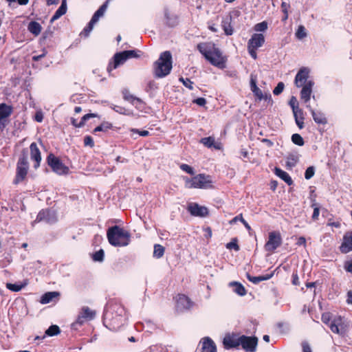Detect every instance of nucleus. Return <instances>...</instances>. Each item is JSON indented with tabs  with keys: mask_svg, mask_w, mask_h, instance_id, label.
<instances>
[{
	"mask_svg": "<svg viewBox=\"0 0 352 352\" xmlns=\"http://www.w3.org/2000/svg\"><path fill=\"white\" fill-rule=\"evenodd\" d=\"M292 141L298 146H303L305 144L303 138L298 133H294L292 135Z\"/></svg>",
	"mask_w": 352,
	"mask_h": 352,
	"instance_id": "44",
	"label": "nucleus"
},
{
	"mask_svg": "<svg viewBox=\"0 0 352 352\" xmlns=\"http://www.w3.org/2000/svg\"><path fill=\"white\" fill-rule=\"evenodd\" d=\"M179 81H181L182 82L184 86H185L188 89H189L190 90H193L194 82L192 81H191V80L190 78H184L183 77H181L179 78Z\"/></svg>",
	"mask_w": 352,
	"mask_h": 352,
	"instance_id": "48",
	"label": "nucleus"
},
{
	"mask_svg": "<svg viewBox=\"0 0 352 352\" xmlns=\"http://www.w3.org/2000/svg\"><path fill=\"white\" fill-rule=\"evenodd\" d=\"M311 207L314 209L311 219L314 221H317L318 219L319 214H320V206H319L318 204H317L316 202L315 199L313 200Z\"/></svg>",
	"mask_w": 352,
	"mask_h": 352,
	"instance_id": "42",
	"label": "nucleus"
},
{
	"mask_svg": "<svg viewBox=\"0 0 352 352\" xmlns=\"http://www.w3.org/2000/svg\"><path fill=\"white\" fill-rule=\"evenodd\" d=\"M315 173V169L314 166H309L308 167L305 173V178L306 179H310Z\"/></svg>",
	"mask_w": 352,
	"mask_h": 352,
	"instance_id": "53",
	"label": "nucleus"
},
{
	"mask_svg": "<svg viewBox=\"0 0 352 352\" xmlns=\"http://www.w3.org/2000/svg\"><path fill=\"white\" fill-rule=\"evenodd\" d=\"M280 8L283 14H288V10L290 8V5L286 2H282Z\"/></svg>",
	"mask_w": 352,
	"mask_h": 352,
	"instance_id": "62",
	"label": "nucleus"
},
{
	"mask_svg": "<svg viewBox=\"0 0 352 352\" xmlns=\"http://www.w3.org/2000/svg\"><path fill=\"white\" fill-rule=\"evenodd\" d=\"M28 168L29 164L28 161V151L26 148H24L21 151V155L19 157L16 164V176L14 179V184H18L25 179Z\"/></svg>",
	"mask_w": 352,
	"mask_h": 352,
	"instance_id": "6",
	"label": "nucleus"
},
{
	"mask_svg": "<svg viewBox=\"0 0 352 352\" xmlns=\"http://www.w3.org/2000/svg\"><path fill=\"white\" fill-rule=\"evenodd\" d=\"M284 87H285L284 83L283 82H279L277 84L276 87L273 90V94L275 96H278V95L280 94L283 92Z\"/></svg>",
	"mask_w": 352,
	"mask_h": 352,
	"instance_id": "50",
	"label": "nucleus"
},
{
	"mask_svg": "<svg viewBox=\"0 0 352 352\" xmlns=\"http://www.w3.org/2000/svg\"><path fill=\"white\" fill-rule=\"evenodd\" d=\"M131 131L139 134L140 136L146 137L149 135V132L146 130L140 131L138 129H132Z\"/></svg>",
	"mask_w": 352,
	"mask_h": 352,
	"instance_id": "60",
	"label": "nucleus"
},
{
	"mask_svg": "<svg viewBox=\"0 0 352 352\" xmlns=\"http://www.w3.org/2000/svg\"><path fill=\"white\" fill-rule=\"evenodd\" d=\"M51 217V212L50 210H42L36 216V221L50 222Z\"/></svg>",
	"mask_w": 352,
	"mask_h": 352,
	"instance_id": "35",
	"label": "nucleus"
},
{
	"mask_svg": "<svg viewBox=\"0 0 352 352\" xmlns=\"http://www.w3.org/2000/svg\"><path fill=\"white\" fill-rule=\"evenodd\" d=\"M188 212L194 217H206L208 215V209L197 203H190L187 206Z\"/></svg>",
	"mask_w": 352,
	"mask_h": 352,
	"instance_id": "14",
	"label": "nucleus"
},
{
	"mask_svg": "<svg viewBox=\"0 0 352 352\" xmlns=\"http://www.w3.org/2000/svg\"><path fill=\"white\" fill-rule=\"evenodd\" d=\"M267 29V23L266 21H262L261 23H256L254 30L256 32H264Z\"/></svg>",
	"mask_w": 352,
	"mask_h": 352,
	"instance_id": "49",
	"label": "nucleus"
},
{
	"mask_svg": "<svg viewBox=\"0 0 352 352\" xmlns=\"http://www.w3.org/2000/svg\"><path fill=\"white\" fill-rule=\"evenodd\" d=\"M275 174L283 179L288 186L293 184L294 182L290 175L285 171L279 168H275Z\"/></svg>",
	"mask_w": 352,
	"mask_h": 352,
	"instance_id": "29",
	"label": "nucleus"
},
{
	"mask_svg": "<svg viewBox=\"0 0 352 352\" xmlns=\"http://www.w3.org/2000/svg\"><path fill=\"white\" fill-rule=\"evenodd\" d=\"M282 244V236L278 231L269 232L268 240L264 245L265 251L274 252Z\"/></svg>",
	"mask_w": 352,
	"mask_h": 352,
	"instance_id": "10",
	"label": "nucleus"
},
{
	"mask_svg": "<svg viewBox=\"0 0 352 352\" xmlns=\"http://www.w3.org/2000/svg\"><path fill=\"white\" fill-rule=\"evenodd\" d=\"M165 252L164 246L160 244H155L154 245L153 256L160 258L163 256Z\"/></svg>",
	"mask_w": 352,
	"mask_h": 352,
	"instance_id": "39",
	"label": "nucleus"
},
{
	"mask_svg": "<svg viewBox=\"0 0 352 352\" xmlns=\"http://www.w3.org/2000/svg\"><path fill=\"white\" fill-rule=\"evenodd\" d=\"M122 95L123 98L125 100L130 102L131 103H133L135 100L140 101V100L138 98L131 94L129 91L127 89H124L122 91Z\"/></svg>",
	"mask_w": 352,
	"mask_h": 352,
	"instance_id": "43",
	"label": "nucleus"
},
{
	"mask_svg": "<svg viewBox=\"0 0 352 352\" xmlns=\"http://www.w3.org/2000/svg\"><path fill=\"white\" fill-rule=\"evenodd\" d=\"M332 332L344 335L346 331V324L341 316L335 317L329 324Z\"/></svg>",
	"mask_w": 352,
	"mask_h": 352,
	"instance_id": "13",
	"label": "nucleus"
},
{
	"mask_svg": "<svg viewBox=\"0 0 352 352\" xmlns=\"http://www.w3.org/2000/svg\"><path fill=\"white\" fill-rule=\"evenodd\" d=\"M229 287L232 288L233 292L238 294L239 296H243L247 293V291L244 286L239 282H230L229 283Z\"/></svg>",
	"mask_w": 352,
	"mask_h": 352,
	"instance_id": "27",
	"label": "nucleus"
},
{
	"mask_svg": "<svg viewBox=\"0 0 352 352\" xmlns=\"http://www.w3.org/2000/svg\"><path fill=\"white\" fill-rule=\"evenodd\" d=\"M67 12V6L65 0H63L60 6L55 12L54 14L51 18L50 22L53 23L54 21L59 19L61 16L64 15Z\"/></svg>",
	"mask_w": 352,
	"mask_h": 352,
	"instance_id": "33",
	"label": "nucleus"
},
{
	"mask_svg": "<svg viewBox=\"0 0 352 352\" xmlns=\"http://www.w3.org/2000/svg\"><path fill=\"white\" fill-rule=\"evenodd\" d=\"M47 163L52 170L58 175H65L69 172V168L53 153H50L47 157Z\"/></svg>",
	"mask_w": 352,
	"mask_h": 352,
	"instance_id": "9",
	"label": "nucleus"
},
{
	"mask_svg": "<svg viewBox=\"0 0 352 352\" xmlns=\"http://www.w3.org/2000/svg\"><path fill=\"white\" fill-rule=\"evenodd\" d=\"M200 344H201V352H217L216 344L210 338H204Z\"/></svg>",
	"mask_w": 352,
	"mask_h": 352,
	"instance_id": "21",
	"label": "nucleus"
},
{
	"mask_svg": "<svg viewBox=\"0 0 352 352\" xmlns=\"http://www.w3.org/2000/svg\"><path fill=\"white\" fill-rule=\"evenodd\" d=\"M186 186L190 188H208L212 187L210 175L199 174L190 179L187 178Z\"/></svg>",
	"mask_w": 352,
	"mask_h": 352,
	"instance_id": "7",
	"label": "nucleus"
},
{
	"mask_svg": "<svg viewBox=\"0 0 352 352\" xmlns=\"http://www.w3.org/2000/svg\"><path fill=\"white\" fill-rule=\"evenodd\" d=\"M84 145L85 146H89L91 148L94 146V142L91 136L86 135L84 138Z\"/></svg>",
	"mask_w": 352,
	"mask_h": 352,
	"instance_id": "54",
	"label": "nucleus"
},
{
	"mask_svg": "<svg viewBox=\"0 0 352 352\" xmlns=\"http://www.w3.org/2000/svg\"><path fill=\"white\" fill-rule=\"evenodd\" d=\"M296 36L298 39H302L307 36L306 30L303 25H300L296 32Z\"/></svg>",
	"mask_w": 352,
	"mask_h": 352,
	"instance_id": "47",
	"label": "nucleus"
},
{
	"mask_svg": "<svg viewBox=\"0 0 352 352\" xmlns=\"http://www.w3.org/2000/svg\"><path fill=\"white\" fill-rule=\"evenodd\" d=\"M113 124L109 122H102L99 126H96L93 133H96V132L102 131L107 132L108 130L112 129Z\"/></svg>",
	"mask_w": 352,
	"mask_h": 352,
	"instance_id": "37",
	"label": "nucleus"
},
{
	"mask_svg": "<svg viewBox=\"0 0 352 352\" xmlns=\"http://www.w3.org/2000/svg\"><path fill=\"white\" fill-rule=\"evenodd\" d=\"M128 58L124 55V52H118L114 54L113 61H110L108 64L107 70L111 73L113 69H116L119 65L123 64Z\"/></svg>",
	"mask_w": 352,
	"mask_h": 352,
	"instance_id": "15",
	"label": "nucleus"
},
{
	"mask_svg": "<svg viewBox=\"0 0 352 352\" xmlns=\"http://www.w3.org/2000/svg\"><path fill=\"white\" fill-rule=\"evenodd\" d=\"M311 115L316 123L323 125L327 123V119L323 113L312 110Z\"/></svg>",
	"mask_w": 352,
	"mask_h": 352,
	"instance_id": "32",
	"label": "nucleus"
},
{
	"mask_svg": "<svg viewBox=\"0 0 352 352\" xmlns=\"http://www.w3.org/2000/svg\"><path fill=\"white\" fill-rule=\"evenodd\" d=\"M302 352H312L309 344L307 342L302 343Z\"/></svg>",
	"mask_w": 352,
	"mask_h": 352,
	"instance_id": "63",
	"label": "nucleus"
},
{
	"mask_svg": "<svg viewBox=\"0 0 352 352\" xmlns=\"http://www.w3.org/2000/svg\"><path fill=\"white\" fill-rule=\"evenodd\" d=\"M223 343L226 349L237 348L240 346L239 337L227 336L224 338Z\"/></svg>",
	"mask_w": 352,
	"mask_h": 352,
	"instance_id": "22",
	"label": "nucleus"
},
{
	"mask_svg": "<svg viewBox=\"0 0 352 352\" xmlns=\"http://www.w3.org/2000/svg\"><path fill=\"white\" fill-rule=\"evenodd\" d=\"M28 29L32 34L38 36L40 34L42 28L39 23L36 21H31L28 24Z\"/></svg>",
	"mask_w": 352,
	"mask_h": 352,
	"instance_id": "34",
	"label": "nucleus"
},
{
	"mask_svg": "<svg viewBox=\"0 0 352 352\" xmlns=\"http://www.w3.org/2000/svg\"><path fill=\"white\" fill-rule=\"evenodd\" d=\"M200 142L207 148H214L217 150L221 148V144L216 142L214 138L211 136L201 138Z\"/></svg>",
	"mask_w": 352,
	"mask_h": 352,
	"instance_id": "23",
	"label": "nucleus"
},
{
	"mask_svg": "<svg viewBox=\"0 0 352 352\" xmlns=\"http://www.w3.org/2000/svg\"><path fill=\"white\" fill-rule=\"evenodd\" d=\"M310 69L307 67H301L297 72L294 84L297 87H302L300 91V98L304 102H307L311 98L312 87L314 82L309 79Z\"/></svg>",
	"mask_w": 352,
	"mask_h": 352,
	"instance_id": "2",
	"label": "nucleus"
},
{
	"mask_svg": "<svg viewBox=\"0 0 352 352\" xmlns=\"http://www.w3.org/2000/svg\"><path fill=\"white\" fill-rule=\"evenodd\" d=\"M107 237L109 243L114 247H125L131 243V233L119 226L108 228Z\"/></svg>",
	"mask_w": 352,
	"mask_h": 352,
	"instance_id": "3",
	"label": "nucleus"
},
{
	"mask_svg": "<svg viewBox=\"0 0 352 352\" xmlns=\"http://www.w3.org/2000/svg\"><path fill=\"white\" fill-rule=\"evenodd\" d=\"M344 269L346 272L352 273V261H347L344 263Z\"/></svg>",
	"mask_w": 352,
	"mask_h": 352,
	"instance_id": "64",
	"label": "nucleus"
},
{
	"mask_svg": "<svg viewBox=\"0 0 352 352\" xmlns=\"http://www.w3.org/2000/svg\"><path fill=\"white\" fill-rule=\"evenodd\" d=\"M242 221V223L244 225V226L245 227V228L248 230H251V227L248 224V223L243 219V214L241 213L239 214V215L234 217L232 220H230V224H233V223H235L236 221Z\"/></svg>",
	"mask_w": 352,
	"mask_h": 352,
	"instance_id": "41",
	"label": "nucleus"
},
{
	"mask_svg": "<svg viewBox=\"0 0 352 352\" xmlns=\"http://www.w3.org/2000/svg\"><path fill=\"white\" fill-rule=\"evenodd\" d=\"M340 250L343 254L352 251V231L346 232L343 236V241L340 246Z\"/></svg>",
	"mask_w": 352,
	"mask_h": 352,
	"instance_id": "17",
	"label": "nucleus"
},
{
	"mask_svg": "<svg viewBox=\"0 0 352 352\" xmlns=\"http://www.w3.org/2000/svg\"><path fill=\"white\" fill-rule=\"evenodd\" d=\"M13 112V107L5 103H1V129L6 126V119Z\"/></svg>",
	"mask_w": 352,
	"mask_h": 352,
	"instance_id": "24",
	"label": "nucleus"
},
{
	"mask_svg": "<svg viewBox=\"0 0 352 352\" xmlns=\"http://www.w3.org/2000/svg\"><path fill=\"white\" fill-rule=\"evenodd\" d=\"M240 346L248 352H254L258 344V338L255 336H239Z\"/></svg>",
	"mask_w": 352,
	"mask_h": 352,
	"instance_id": "12",
	"label": "nucleus"
},
{
	"mask_svg": "<svg viewBox=\"0 0 352 352\" xmlns=\"http://www.w3.org/2000/svg\"><path fill=\"white\" fill-rule=\"evenodd\" d=\"M107 306H109V307H113V306L121 307L122 305L121 304V302H120V299H118V298H113V299L110 300L107 302Z\"/></svg>",
	"mask_w": 352,
	"mask_h": 352,
	"instance_id": "58",
	"label": "nucleus"
},
{
	"mask_svg": "<svg viewBox=\"0 0 352 352\" xmlns=\"http://www.w3.org/2000/svg\"><path fill=\"white\" fill-rule=\"evenodd\" d=\"M250 87L251 90L253 92L254 95L259 100H261L263 99H267V96H264L262 91L259 89L256 85V81L254 78H251L250 80Z\"/></svg>",
	"mask_w": 352,
	"mask_h": 352,
	"instance_id": "28",
	"label": "nucleus"
},
{
	"mask_svg": "<svg viewBox=\"0 0 352 352\" xmlns=\"http://www.w3.org/2000/svg\"><path fill=\"white\" fill-rule=\"evenodd\" d=\"M60 294L58 292H48L45 293L41 298V304H47L50 302H56L59 300Z\"/></svg>",
	"mask_w": 352,
	"mask_h": 352,
	"instance_id": "20",
	"label": "nucleus"
},
{
	"mask_svg": "<svg viewBox=\"0 0 352 352\" xmlns=\"http://www.w3.org/2000/svg\"><path fill=\"white\" fill-rule=\"evenodd\" d=\"M95 24L96 23L94 21L90 20L88 24L84 28L82 31L80 32V35L84 37H87L89 35V33L93 30Z\"/></svg>",
	"mask_w": 352,
	"mask_h": 352,
	"instance_id": "40",
	"label": "nucleus"
},
{
	"mask_svg": "<svg viewBox=\"0 0 352 352\" xmlns=\"http://www.w3.org/2000/svg\"><path fill=\"white\" fill-rule=\"evenodd\" d=\"M289 104L292 109V111H294L300 109L298 107V103L297 102V100H296V97H294V96H292L291 98Z\"/></svg>",
	"mask_w": 352,
	"mask_h": 352,
	"instance_id": "55",
	"label": "nucleus"
},
{
	"mask_svg": "<svg viewBox=\"0 0 352 352\" xmlns=\"http://www.w3.org/2000/svg\"><path fill=\"white\" fill-rule=\"evenodd\" d=\"M96 316V312L94 309H82L78 314L76 320L72 324V328L78 329V326L92 320Z\"/></svg>",
	"mask_w": 352,
	"mask_h": 352,
	"instance_id": "11",
	"label": "nucleus"
},
{
	"mask_svg": "<svg viewBox=\"0 0 352 352\" xmlns=\"http://www.w3.org/2000/svg\"><path fill=\"white\" fill-rule=\"evenodd\" d=\"M172 54L170 51L160 54L159 58L153 64L154 75L157 78L168 76L173 68Z\"/></svg>",
	"mask_w": 352,
	"mask_h": 352,
	"instance_id": "5",
	"label": "nucleus"
},
{
	"mask_svg": "<svg viewBox=\"0 0 352 352\" xmlns=\"http://www.w3.org/2000/svg\"><path fill=\"white\" fill-rule=\"evenodd\" d=\"M322 321L327 324H330V323L332 321V316L331 314L329 312L324 313L322 315Z\"/></svg>",
	"mask_w": 352,
	"mask_h": 352,
	"instance_id": "52",
	"label": "nucleus"
},
{
	"mask_svg": "<svg viewBox=\"0 0 352 352\" xmlns=\"http://www.w3.org/2000/svg\"><path fill=\"white\" fill-rule=\"evenodd\" d=\"M297 162H298V158L296 156L292 155L287 158L286 164H287V166L293 167V166H296Z\"/></svg>",
	"mask_w": 352,
	"mask_h": 352,
	"instance_id": "57",
	"label": "nucleus"
},
{
	"mask_svg": "<svg viewBox=\"0 0 352 352\" xmlns=\"http://www.w3.org/2000/svg\"><path fill=\"white\" fill-rule=\"evenodd\" d=\"M6 287L12 292H19L22 289V285L12 283H7Z\"/></svg>",
	"mask_w": 352,
	"mask_h": 352,
	"instance_id": "56",
	"label": "nucleus"
},
{
	"mask_svg": "<svg viewBox=\"0 0 352 352\" xmlns=\"http://www.w3.org/2000/svg\"><path fill=\"white\" fill-rule=\"evenodd\" d=\"M176 305L178 308H190L194 306V302L188 296L179 294L176 296Z\"/></svg>",
	"mask_w": 352,
	"mask_h": 352,
	"instance_id": "19",
	"label": "nucleus"
},
{
	"mask_svg": "<svg viewBox=\"0 0 352 352\" xmlns=\"http://www.w3.org/2000/svg\"><path fill=\"white\" fill-rule=\"evenodd\" d=\"M179 168L184 172L193 175L195 174L193 168L186 164H182Z\"/></svg>",
	"mask_w": 352,
	"mask_h": 352,
	"instance_id": "51",
	"label": "nucleus"
},
{
	"mask_svg": "<svg viewBox=\"0 0 352 352\" xmlns=\"http://www.w3.org/2000/svg\"><path fill=\"white\" fill-rule=\"evenodd\" d=\"M265 43V36L263 34H254L248 42V50L250 56L256 60L257 58L256 50L263 46Z\"/></svg>",
	"mask_w": 352,
	"mask_h": 352,
	"instance_id": "8",
	"label": "nucleus"
},
{
	"mask_svg": "<svg viewBox=\"0 0 352 352\" xmlns=\"http://www.w3.org/2000/svg\"><path fill=\"white\" fill-rule=\"evenodd\" d=\"M123 52L128 59L133 58H140L143 54L142 52L139 50H125Z\"/></svg>",
	"mask_w": 352,
	"mask_h": 352,
	"instance_id": "38",
	"label": "nucleus"
},
{
	"mask_svg": "<svg viewBox=\"0 0 352 352\" xmlns=\"http://www.w3.org/2000/svg\"><path fill=\"white\" fill-rule=\"evenodd\" d=\"M165 23L166 25L173 28L178 24L177 16L175 15H171L168 12L165 13Z\"/></svg>",
	"mask_w": 352,
	"mask_h": 352,
	"instance_id": "36",
	"label": "nucleus"
},
{
	"mask_svg": "<svg viewBox=\"0 0 352 352\" xmlns=\"http://www.w3.org/2000/svg\"><path fill=\"white\" fill-rule=\"evenodd\" d=\"M238 240L236 238H234L230 243L226 244V248L229 250H234L235 251H239L240 250V247L237 243Z\"/></svg>",
	"mask_w": 352,
	"mask_h": 352,
	"instance_id": "45",
	"label": "nucleus"
},
{
	"mask_svg": "<svg viewBox=\"0 0 352 352\" xmlns=\"http://www.w3.org/2000/svg\"><path fill=\"white\" fill-rule=\"evenodd\" d=\"M30 158L34 161V168H38L41 162V154L36 142H32L30 146Z\"/></svg>",
	"mask_w": 352,
	"mask_h": 352,
	"instance_id": "16",
	"label": "nucleus"
},
{
	"mask_svg": "<svg viewBox=\"0 0 352 352\" xmlns=\"http://www.w3.org/2000/svg\"><path fill=\"white\" fill-rule=\"evenodd\" d=\"M294 117L295 119V122L296 125L300 129H302L304 128V120H305V116H304V111L302 109H298V110H296L293 111Z\"/></svg>",
	"mask_w": 352,
	"mask_h": 352,
	"instance_id": "25",
	"label": "nucleus"
},
{
	"mask_svg": "<svg viewBox=\"0 0 352 352\" xmlns=\"http://www.w3.org/2000/svg\"><path fill=\"white\" fill-rule=\"evenodd\" d=\"M71 124L76 128H80L85 125V122L82 120V118H81V120L79 122H77L76 119L72 118H71Z\"/></svg>",
	"mask_w": 352,
	"mask_h": 352,
	"instance_id": "59",
	"label": "nucleus"
},
{
	"mask_svg": "<svg viewBox=\"0 0 352 352\" xmlns=\"http://www.w3.org/2000/svg\"><path fill=\"white\" fill-rule=\"evenodd\" d=\"M104 252L103 250L96 251L92 256V258L94 261L101 262L104 259Z\"/></svg>",
	"mask_w": 352,
	"mask_h": 352,
	"instance_id": "46",
	"label": "nucleus"
},
{
	"mask_svg": "<svg viewBox=\"0 0 352 352\" xmlns=\"http://www.w3.org/2000/svg\"><path fill=\"white\" fill-rule=\"evenodd\" d=\"M273 276H274V272H272L270 274H267L265 275L258 276H251L248 273H247V274H246V277H247L248 280L254 284H258L261 281L267 280L270 279Z\"/></svg>",
	"mask_w": 352,
	"mask_h": 352,
	"instance_id": "26",
	"label": "nucleus"
},
{
	"mask_svg": "<svg viewBox=\"0 0 352 352\" xmlns=\"http://www.w3.org/2000/svg\"><path fill=\"white\" fill-rule=\"evenodd\" d=\"M60 333V330L59 327L57 325L53 324V325H51L45 331V335L42 338H40L39 336H36L35 338V340L44 339L46 336L52 337V336H57Z\"/></svg>",
	"mask_w": 352,
	"mask_h": 352,
	"instance_id": "31",
	"label": "nucleus"
},
{
	"mask_svg": "<svg viewBox=\"0 0 352 352\" xmlns=\"http://www.w3.org/2000/svg\"><path fill=\"white\" fill-rule=\"evenodd\" d=\"M197 49L211 65L220 69L226 67L227 58L214 43H200Z\"/></svg>",
	"mask_w": 352,
	"mask_h": 352,
	"instance_id": "1",
	"label": "nucleus"
},
{
	"mask_svg": "<svg viewBox=\"0 0 352 352\" xmlns=\"http://www.w3.org/2000/svg\"><path fill=\"white\" fill-rule=\"evenodd\" d=\"M292 283L294 285H300V281H299V278H298V273H297V271H295L293 272L292 274Z\"/></svg>",
	"mask_w": 352,
	"mask_h": 352,
	"instance_id": "61",
	"label": "nucleus"
},
{
	"mask_svg": "<svg viewBox=\"0 0 352 352\" xmlns=\"http://www.w3.org/2000/svg\"><path fill=\"white\" fill-rule=\"evenodd\" d=\"M232 15L231 13L222 19L221 26L226 36L233 34L234 30L232 25Z\"/></svg>",
	"mask_w": 352,
	"mask_h": 352,
	"instance_id": "18",
	"label": "nucleus"
},
{
	"mask_svg": "<svg viewBox=\"0 0 352 352\" xmlns=\"http://www.w3.org/2000/svg\"><path fill=\"white\" fill-rule=\"evenodd\" d=\"M102 318L107 328L117 331L126 320L125 309H104Z\"/></svg>",
	"mask_w": 352,
	"mask_h": 352,
	"instance_id": "4",
	"label": "nucleus"
},
{
	"mask_svg": "<svg viewBox=\"0 0 352 352\" xmlns=\"http://www.w3.org/2000/svg\"><path fill=\"white\" fill-rule=\"evenodd\" d=\"M109 0H107L94 14L91 20L96 23L98 21L99 19L102 17L107 9Z\"/></svg>",
	"mask_w": 352,
	"mask_h": 352,
	"instance_id": "30",
	"label": "nucleus"
}]
</instances>
